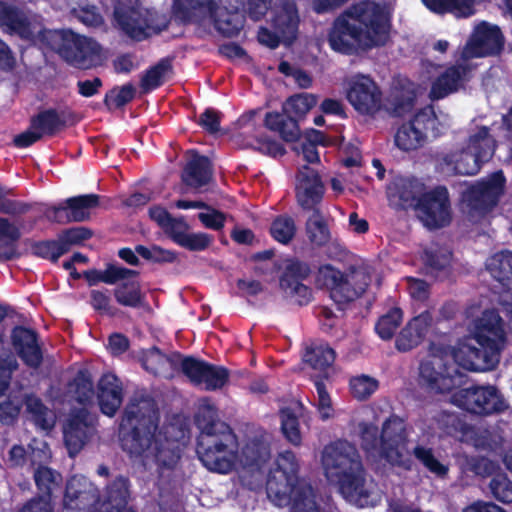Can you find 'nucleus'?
Listing matches in <instances>:
<instances>
[{"label": "nucleus", "mask_w": 512, "mask_h": 512, "mask_svg": "<svg viewBox=\"0 0 512 512\" xmlns=\"http://www.w3.org/2000/svg\"><path fill=\"white\" fill-rule=\"evenodd\" d=\"M174 428V425L160 427L156 401L146 393L135 392L122 411L119 424L121 448L130 457L151 454L157 473L163 477L175 470L182 456L179 440L168 436Z\"/></svg>", "instance_id": "1"}, {"label": "nucleus", "mask_w": 512, "mask_h": 512, "mask_svg": "<svg viewBox=\"0 0 512 512\" xmlns=\"http://www.w3.org/2000/svg\"><path fill=\"white\" fill-rule=\"evenodd\" d=\"M392 28L390 14L375 1L365 0L345 10L333 22L328 35L332 50L353 55L357 47L363 51L385 46Z\"/></svg>", "instance_id": "2"}, {"label": "nucleus", "mask_w": 512, "mask_h": 512, "mask_svg": "<svg viewBox=\"0 0 512 512\" xmlns=\"http://www.w3.org/2000/svg\"><path fill=\"white\" fill-rule=\"evenodd\" d=\"M195 424L200 430L196 453L201 464L210 472H232L238 461L239 443L232 428L219 419L216 407H200Z\"/></svg>", "instance_id": "3"}, {"label": "nucleus", "mask_w": 512, "mask_h": 512, "mask_svg": "<svg viewBox=\"0 0 512 512\" xmlns=\"http://www.w3.org/2000/svg\"><path fill=\"white\" fill-rule=\"evenodd\" d=\"M505 324L496 309H486L476 320L471 340L460 342L452 348L451 357L459 366L469 371L494 369L506 342Z\"/></svg>", "instance_id": "4"}, {"label": "nucleus", "mask_w": 512, "mask_h": 512, "mask_svg": "<svg viewBox=\"0 0 512 512\" xmlns=\"http://www.w3.org/2000/svg\"><path fill=\"white\" fill-rule=\"evenodd\" d=\"M359 444L367 458L384 460L392 467L411 471L413 462L404 455L408 433L403 418L390 415L382 423L381 431L373 422L360 421L357 425Z\"/></svg>", "instance_id": "5"}, {"label": "nucleus", "mask_w": 512, "mask_h": 512, "mask_svg": "<svg viewBox=\"0 0 512 512\" xmlns=\"http://www.w3.org/2000/svg\"><path fill=\"white\" fill-rule=\"evenodd\" d=\"M322 464L326 477L339 486L345 498L363 495L365 471L356 446L345 440H336L324 447Z\"/></svg>", "instance_id": "6"}, {"label": "nucleus", "mask_w": 512, "mask_h": 512, "mask_svg": "<svg viewBox=\"0 0 512 512\" xmlns=\"http://www.w3.org/2000/svg\"><path fill=\"white\" fill-rule=\"evenodd\" d=\"M41 40L67 63L80 69L94 66L101 54V46L97 41L69 29L44 30L41 32Z\"/></svg>", "instance_id": "7"}, {"label": "nucleus", "mask_w": 512, "mask_h": 512, "mask_svg": "<svg viewBox=\"0 0 512 512\" xmlns=\"http://www.w3.org/2000/svg\"><path fill=\"white\" fill-rule=\"evenodd\" d=\"M114 19L118 28L130 39L140 42L168 29L170 20L155 9L141 5L120 3L115 7Z\"/></svg>", "instance_id": "8"}, {"label": "nucleus", "mask_w": 512, "mask_h": 512, "mask_svg": "<svg viewBox=\"0 0 512 512\" xmlns=\"http://www.w3.org/2000/svg\"><path fill=\"white\" fill-rule=\"evenodd\" d=\"M438 125L439 119L433 106L427 105L397 128L395 145L405 152L417 150L426 143L429 133L434 138L439 136Z\"/></svg>", "instance_id": "9"}, {"label": "nucleus", "mask_w": 512, "mask_h": 512, "mask_svg": "<svg viewBox=\"0 0 512 512\" xmlns=\"http://www.w3.org/2000/svg\"><path fill=\"white\" fill-rule=\"evenodd\" d=\"M317 280L329 289L331 299L338 305L358 299L368 287L364 273L352 271L345 274L331 264L319 268Z\"/></svg>", "instance_id": "10"}, {"label": "nucleus", "mask_w": 512, "mask_h": 512, "mask_svg": "<svg viewBox=\"0 0 512 512\" xmlns=\"http://www.w3.org/2000/svg\"><path fill=\"white\" fill-rule=\"evenodd\" d=\"M448 349L431 343L429 355L419 366V382L430 391L450 393L457 386V379L451 374L446 361Z\"/></svg>", "instance_id": "11"}, {"label": "nucleus", "mask_w": 512, "mask_h": 512, "mask_svg": "<svg viewBox=\"0 0 512 512\" xmlns=\"http://www.w3.org/2000/svg\"><path fill=\"white\" fill-rule=\"evenodd\" d=\"M271 456L270 445L263 438L255 437L248 440L238 452V461L243 467L239 475L243 487L256 491L262 485V467Z\"/></svg>", "instance_id": "12"}, {"label": "nucleus", "mask_w": 512, "mask_h": 512, "mask_svg": "<svg viewBox=\"0 0 512 512\" xmlns=\"http://www.w3.org/2000/svg\"><path fill=\"white\" fill-rule=\"evenodd\" d=\"M452 403L469 413L490 415L505 409L498 390L494 386L471 385L452 395Z\"/></svg>", "instance_id": "13"}, {"label": "nucleus", "mask_w": 512, "mask_h": 512, "mask_svg": "<svg viewBox=\"0 0 512 512\" xmlns=\"http://www.w3.org/2000/svg\"><path fill=\"white\" fill-rule=\"evenodd\" d=\"M506 178L501 170L494 172L488 179L471 185L463 194L471 213L485 216L499 203L504 193Z\"/></svg>", "instance_id": "14"}, {"label": "nucleus", "mask_w": 512, "mask_h": 512, "mask_svg": "<svg viewBox=\"0 0 512 512\" xmlns=\"http://www.w3.org/2000/svg\"><path fill=\"white\" fill-rule=\"evenodd\" d=\"M419 219L429 229L445 227L451 222L449 192L445 186H436L425 192L416 209Z\"/></svg>", "instance_id": "15"}, {"label": "nucleus", "mask_w": 512, "mask_h": 512, "mask_svg": "<svg viewBox=\"0 0 512 512\" xmlns=\"http://www.w3.org/2000/svg\"><path fill=\"white\" fill-rule=\"evenodd\" d=\"M181 371L192 384L196 386L204 385L207 391L222 389L230 378L228 368L193 356H185L182 359Z\"/></svg>", "instance_id": "16"}, {"label": "nucleus", "mask_w": 512, "mask_h": 512, "mask_svg": "<svg viewBox=\"0 0 512 512\" xmlns=\"http://www.w3.org/2000/svg\"><path fill=\"white\" fill-rule=\"evenodd\" d=\"M99 204L100 196L97 194L73 196L48 207L45 210V216L50 222L57 224L84 222L90 219V210L98 207Z\"/></svg>", "instance_id": "17"}, {"label": "nucleus", "mask_w": 512, "mask_h": 512, "mask_svg": "<svg viewBox=\"0 0 512 512\" xmlns=\"http://www.w3.org/2000/svg\"><path fill=\"white\" fill-rule=\"evenodd\" d=\"M346 98L363 115H375L382 108V91L367 75L357 74L349 80Z\"/></svg>", "instance_id": "18"}, {"label": "nucleus", "mask_w": 512, "mask_h": 512, "mask_svg": "<svg viewBox=\"0 0 512 512\" xmlns=\"http://www.w3.org/2000/svg\"><path fill=\"white\" fill-rule=\"evenodd\" d=\"M311 274V267L307 262L298 258L285 260L283 272L279 278L281 290L290 297H296L298 305L304 306L312 300V290L302 282Z\"/></svg>", "instance_id": "19"}, {"label": "nucleus", "mask_w": 512, "mask_h": 512, "mask_svg": "<svg viewBox=\"0 0 512 512\" xmlns=\"http://www.w3.org/2000/svg\"><path fill=\"white\" fill-rule=\"evenodd\" d=\"M504 44L501 29L497 25L483 22L477 26L473 38L464 47L461 60L498 55L502 52Z\"/></svg>", "instance_id": "20"}, {"label": "nucleus", "mask_w": 512, "mask_h": 512, "mask_svg": "<svg viewBox=\"0 0 512 512\" xmlns=\"http://www.w3.org/2000/svg\"><path fill=\"white\" fill-rule=\"evenodd\" d=\"M219 0L211 14L206 20H209L215 30L223 37L232 38L239 35L245 25V15L241 8L244 6L243 0Z\"/></svg>", "instance_id": "21"}, {"label": "nucleus", "mask_w": 512, "mask_h": 512, "mask_svg": "<svg viewBox=\"0 0 512 512\" xmlns=\"http://www.w3.org/2000/svg\"><path fill=\"white\" fill-rule=\"evenodd\" d=\"M473 65L467 61L457 62L448 66L432 82L429 97L431 100H440L457 92L470 81Z\"/></svg>", "instance_id": "22"}, {"label": "nucleus", "mask_w": 512, "mask_h": 512, "mask_svg": "<svg viewBox=\"0 0 512 512\" xmlns=\"http://www.w3.org/2000/svg\"><path fill=\"white\" fill-rule=\"evenodd\" d=\"M11 343L25 366L34 370L41 367L43 350L36 330L16 325L11 331Z\"/></svg>", "instance_id": "23"}, {"label": "nucleus", "mask_w": 512, "mask_h": 512, "mask_svg": "<svg viewBox=\"0 0 512 512\" xmlns=\"http://www.w3.org/2000/svg\"><path fill=\"white\" fill-rule=\"evenodd\" d=\"M271 28L278 31L291 45L297 38L300 16L295 0H276L270 9Z\"/></svg>", "instance_id": "24"}, {"label": "nucleus", "mask_w": 512, "mask_h": 512, "mask_svg": "<svg viewBox=\"0 0 512 512\" xmlns=\"http://www.w3.org/2000/svg\"><path fill=\"white\" fill-rule=\"evenodd\" d=\"M296 186V200L305 211L319 209L325 187L318 172L308 165H304L298 173Z\"/></svg>", "instance_id": "25"}, {"label": "nucleus", "mask_w": 512, "mask_h": 512, "mask_svg": "<svg viewBox=\"0 0 512 512\" xmlns=\"http://www.w3.org/2000/svg\"><path fill=\"white\" fill-rule=\"evenodd\" d=\"M89 412L86 408H79L71 412L64 427V442L69 455H77L89 440L93 427L88 423Z\"/></svg>", "instance_id": "26"}, {"label": "nucleus", "mask_w": 512, "mask_h": 512, "mask_svg": "<svg viewBox=\"0 0 512 512\" xmlns=\"http://www.w3.org/2000/svg\"><path fill=\"white\" fill-rule=\"evenodd\" d=\"M95 396L100 411L108 417L115 416L123 402L122 382L115 374H103L98 381Z\"/></svg>", "instance_id": "27"}, {"label": "nucleus", "mask_w": 512, "mask_h": 512, "mask_svg": "<svg viewBox=\"0 0 512 512\" xmlns=\"http://www.w3.org/2000/svg\"><path fill=\"white\" fill-rule=\"evenodd\" d=\"M425 185L416 178H397L388 187L389 199L404 210L417 209Z\"/></svg>", "instance_id": "28"}, {"label": "nucleus", "mask_w": 512, "mask_h": 512, "mask_svg": "<svg viewBox=\"0 0 512 512\" xmlns=\"http://www.w3.org/2000/svg\"><path fill=\"white\" fill-rule=\"evenodd\" d=\"M131 498V481L127 476L116 475L104 487L99 512H118L127 507Z\"/></svg>", "instance_id": "29"}, {"label": "nucleus", "mask_w": 512, "mask_h": 512, "mask_svg": "<svg viewBox=\"0 0 512 512\" xmlns=\"http://www.w3.org/2000/svg\"><path fill=\"white\" fill-rule=\"evenodd\" d=\"M190 153L191 157L183 168L181 180L191 188H201L212 179L213 165L207 156L200 155L197 150H191Z\"/></svg>", "instance_id": "30"}, {"label": "nucleus", "mask_w": 512, "mask_h": 512, "mask_svg": "<svg viewBox=\"0 0 512 512\" xmlns=\"http://www.w3.org/2000/svg\"><path fill=\"white\" fill-rule=\"evenodd\" d=\"M0 27L23 39H30L33 36L31 23L25 12L3 1H0Z\"/></svg>", "instance_id": "31"}, {"label": "nucleus", "mask_w": 512, "mask_h": 512, "mask_svg": "<svg viewBox=\"0 0 512 512\" xmlns=\"http://www.w3.org/2000/svg\"><path fill=\"white\" fill-rule=\"evenodd\" d=\"M264 126L271 132L277 133L285 142H296L301 136L298 120L288 112H267Z\"/></svg>", "instance_id": "32"}, {"label": "nucleus", "mask_w": 512, "mask_h": 512, "mask_svg": "<svg viewBox=\"0 0 512 512\" xmlns=\"http://www.w3.org/2000/svg\"><path fill=\"white\" fill-rule=\"evenodd\" d=\"M421 259L426 274L436 280H443L450 274L452 252L448 249L440 246L426 248Z\"/></svg>", "instance_id": "33"}, {"label": "nucleus", "mask_w": 512, "mask_h": 512, "mask_svg": "<svg viewBox=\"0 0 512 512\" xmlns=\"http://www.w3.org/2000/svg\"><path fill=\"white\" fill-rule=\"evenodd\" d=\"M67 392L73 401L83 406L82 408L92 405L95 389L89 370H78L73 379L68 382Z\"/></svg>", "instance_id": "34"}, {"label": "nucleus", "mask_w": 512, "mask_h": 512, "mask_svg": "<svg viewBox=\"0 0 512 512\" xmlns=\"http://www.w3.org/2000/svg\"><path fill=\"white\" fill-rule=\"evenodd\" d=\"M115 301L123 307L139 309L146 304V295L138 280L127 279L113 289Z\"/></svg>", "instance_id": "35"}, {"label": "nucleus", "mask_w": 512, "mask_h": 512, "mask_svg": "<svg viewBox=\"0 0 512 512\" xmlns=\"http://www.w3.org/2000/svg\"><path fill=\"white\" fill-rule=\"evenodd\" d=\"M34 481L39 494L51 502L53 497L61 493L62 475L50 467L40 465L34 472Z\"/></svg>", "instance_id": "36"}, {"label": "nucleus", "mask_w": 512, "mask_h": 512, "mask_svg": "<svg viewBox=\"0 0 512 512\" xmlns=\"http://www.w3.org/2000/svg\"><path fill=\"white\" fill-rule=\"evenodd\" d=\"M66 126L63 113L55 108L45 109L30 119V128L42 133V137H53Z\"/></svg>", "instance_id": "37"}, {"label": "nucleus", "mask_w": 512, "mask_h": 512, "mask_svg": "<svg viewBox=\"0 0 512 512\" xmlns=\"http://www.w3.org/2000/svg\"><path fill=\"white\" fill-rule=\"evenodd\" d=\"M20 230L6 218L0 217V259L11 261L18 259L21 254L17 249Z\"/></svg>", "instance_id": "38"}, {"label": "nucleus", "mask_w": 512, "mask_h": 512, "mask_svg": "<svg viewBox=\"0 0 512 512\" xmlns=\"http://www.w3.org/2000/svg\"><path fill=\"white\" fill-rule=\"evenodd\" d=\"M465 148L475 154L482 162L489 161L496 148V142L490 134L489 127H479L476 133L469 136Z\"/></svg>", "instance_id": "39"}, {"label": "nucleus", "mask_w": 512, "mask_h": 512, "mask_svg": "<svg viewBox=\"0 0 512 512\" xmlns=\"http://www.w3.org/2000/svg\"><path fill=\"white\" fill-rule=\"evenodd\" d=\"M492 277L503 287L512 288V252L501 251L494 254L486 264Z\"/></svg>", "instance_id": "40"}, {"label": "nucleus", "mask_w": 512, "mask_h": 512, "mask_svg": "<svg viewBox=\"0 0 512 512\" xmlns=\"http://www.w3.org/2000/svg\"><path fill=\"white\" fill-rule=\"evenodd\" d=\"M305 232L309 242L324 247L331 241L329 226L320 209H315L305 223Z\"/></svg>", "instance_id": "41"}, {"label": "nucleus", "mask_w": 512, "mask_h": 512, "mask_svg": "<svg viewBox=\"0 0 512 512\" xmlns=\"http://www.w3.org/2000/svg\"><path fill=\"white\" fill-rule=\"evenodd\" d=\"M336 352L327 343L312 344L306 348L303 361L311 368L325 372L335 361Z\"/></svg>", "instance_id": "42"}, {"label": "nucleus", "mask_w": 512, "mask_h": 512, "mask_svg": "<svg viewBox=\"0 0 512 512\" xmlns=\"http://www.w3.org/2000/svg\"><path fill=\"white\" fill-rule=\"evenodd\" d=\"M172 72V59L169 57L161 58L144 72L140 80L141 89L144 93L156 90L164 84L165 76Z\"/></svg>", "instance_id": "43"}, {"label": "nucleus", "mask_w": 512, "mask_h": 512, "mask_svg": "<svg viewBox=\"0 0 512 512\" xmlns=\"http://www.w3.org/2000/svg\"><path fill=\"white\" fill-rule=\"evenodd\" d=\"M411 453L429 473L440 479L447 477L449 467L435 456L433 448L418 444Z\"/></svg>", "instance_id": "44"}, {"label": "nucleus", "mask_w": 512, "mask_h": 512, "mask_svg": "<svg viewBox=\"0 0 512 512\" xmlns=\"http://www.w3.org/2000/svg\"><path fill=\"white\" fill-rule=\"evenodd\" d=\"M88 483L85 478L72 476L66 483L63 504L65 508L83 509L87 500Z\"/></svg>", "instance_id": "45"}, {"label": "nucleus", "mask_w": 512, "mask_h": 512, "mask_svg": "<svg viewBox=\"0 0 512 512\" xmlns=\"http://www.w3.org/2000/svg\"><path fill=\"white\" fill-rule=\"evenodd\" d=\"M0 393V398L4 395ZM23 407L22 394L20 392H10L6 397L0 399V423L3 425H13Z\"/></svg>", "instance_id": "46"}, {"label": "nucleus", "mask_w": 512, "mask_h": 512, "mask_svg": "<svg viewBox=\"0 0 512 512\" xmlns=\"http://www.w3.org/2000/svg\"><path fill=\"white\" fill-rule=\"evenodd\" d=\"M416 103V93L411 88H396L390 98L391 114L402 117L410 113Z\"/></svg>", "instance_id": "47"}, {"label": "nucleus", "mask_w": 512, "mask_h": 512, "mask_svg": "<svg viewBox=\"0 0 512 512\" xmlns=\"http://www.w3.org/2000/svg\"><path fill=\"white\" fill-rule=\"evenodd\" d=\"M446 161L448 163L454 162V171L458 175H475L484 163L466 148H463L457 154L451 155L449 160L447 157Z\"/></svg>", "instance_id": "48"}, {"label": "nucleus", "mask_w": 512, "mask_h": 512, "mask_svg": "<svg viewBox=\"0 0 512 512\" xmlns=\"http://www.w3.org/2000/svg\"><path fill=\"white\" fill-rule=\"evenodd\" d=\"M32 254L36 257L57 263L59 258L66 254L59 235L57 239L35 241L31 245Z\"/></svg>", "instance_id": "49"}, {"label": "nucleus", "mask_w": 512, "mask_h": 512, "mask_svg": "<svg viewBox=\"0 0 512 512\" xmlns=\"http://www.w3.org/2000/svg\"><path fill=\"white\" fill-rule=\"evenodd\" d=\"M297 228L294 219L287 215H278L272 221L270 226V234L277 242L287 245L295 237Z\"/></svg>", "instance_id": "50"}, {"label": "nucleus", "mask_w": 512, "mask_h": 512, "mask_svg": "<svg viewBox=\"0 0 512 512\" xmlns=\"http://www.w3.org/2000/svg\"><path fill=\"white\" fill-rule=\"evenodd\" d=\"M317 103L313 94L301 93L290 96L283 104L282 109L295 117L298 121L303 118Z\"/></svg>", "instance_id": "51"}, {"label": "nucleus", "mask_w": 512, "mask_h": 512, "mask_svg": "<svg viewBox=\"0 0 512 512\" xmlns=\"http://www.w3.org/2000/svg\"><path fill=\"white\" fill-rule=\"evenodd\" d=\"M403 312L398 307L391 308L375 324V331L383 340H390L402 323Z\"/></svg>", "instance_id": "52"}, {"label": "nucleus", "mask_w": 512, "mask_h": 512, "mask_svg": "<svg viewBox=\"0 0 512 512\" xmlns=\"http://www.w3.org/2000/svg\"><path fill=\"white\" fill-rule=\"evenodd\" d=\"M136 94V88L132 83L124 84L121 87H113L104 97V105L109 111L123 108L130 103Z\"/></svg>", "instance_id": "53"}, {"label": "nucleus", "mask_w": 512, "mask_h": 512, "mask_svg": "<svg viewBox=\"0 0 512 512\" xmlns=\"http://www.w3.org/2000/svg\"><path fill=\"white\" fill-rule=\"evenodd\" d=\"M281 419V431L284 437L293 445H299L302 441L299 428V419L294 409L283 407L279 411Z\"/></svg>", "instance_id": "54"}, {"label": "nucleus", "mask_w": 512, "mask_h": 512, "mask_svg": "<svg viewBox=\"0 0 512 512\" xmlns=\"http://www.w3.org/2000/svg\"><path fill=\"white\" fill-rule=\"evenodd\" d=\"M489 489L499 502L512 503V481L505 473H496L490 480Z\"/></svg>", "instance_id": "55"}, {"label": "nucleus", "mask_w": 512, "mask_h": 512, "mask_svg": "<svg viewBox=\"0 0 512 512\" xmlns=\"http://www.w3.org/2000/svg\"><path fill=\"white\" fill-rule=\"evenodd\" d=\"M58 235L66 248V253H68L71 246L82 245L85 241L91 239L93 232L90 228L77 226L64 229Z\"/></svg>", "instance_id": "56"}, {"label": "nucleus", "mask_w": 512, "mask_h": 512, "mask_svg": "<svg viewBox=\"0 0 512 512\" xmlns=\"http://www.w3.org/2000/svg\"><path fill=\"white\" fill-rule=\"evenodd\" d=\"M379 387V382L370 376L361 375L350 380L351 394L359 399L369 398Z\"/></svg>", "instance_id": "57"}, {"label": "nucleus", "mask_w": 512, "mask_h": 512, "mask_svg": "<svg viewBox=\"0 0 512 512\" xmlns=\"http://www.w3.org/2000/svg\"><path fill=\"white\" fill-rule=\"evenodd\" d=\"M171 363L172 359L157 346L148 349L142 358L144 368L154 375L159 374L162 367Z\"/></svg>", "instance_id": "58"}, {"label": "nucleus", "mask_w": 512, "mask_h": 512, "mask_svg": "<svg viewBox=\"0 0 512 512\" xmlns=\"http://www.w3.org/2000/svg\"><path fill=\"white\" fill-rule=\"evenodd\" d=\"M23 405L26 407V411L32 415L35 422L45 427L47 407L44 405L42 400L35 394L22 395Z\"/></svg>", "instance_id": "59"}, {"label": "nucleus", "mask_w": 512, "mask_h": 512, "mask_svg": "<svg viewBox=\"0 0 512 512\" xmlns=\"http://www.w3.org/2000/svg\"><path fill=\"white\" fill-rule=\"evenodd\" d=\"M213 237L204 232L187 233L183 239L180 240L178 246L185 248L189 251L200 252L206 250L212 243Z\"/></svg>", "instance_id": "60"}, {"label": "nucleus", "mask_w": 512, "mask_h": 512, "mask_svg": "<svg viewBox=\"0 0 512 512\" xmlns=\"http://www.w3.org/2000/svg\"><path fill=\"white\" fill-rule=\"evenodd\" d=\"M104 274V283L109 285L119 284L118 282L125 281L129 278L139 276L140 272L137 270L129 269L123 266H118L112 263L106 265Z\"/></svg>", "instance_id": "61"}, {"label": "nucleus", "mask_w": 512, "mask_h": 512, "mask_svg": "<svg viewBox=\"0 0 512 512\" xmlns=\"http://www.w3.org/2000/svg\"><path fill=\"white\" fill-rule=\"evenodd\" d=\"M89 303L91 307L100 314L113 316L115 313L111 306V297L109 290H96L90 291Z\"/></svg>", "instance_id": "62"}, {"label": "nucleus", "mask_w": 512, "mask_h": 512, "mask_svg": "<svg viewBox=\"0 0 512 512\" xmlns=\"http://www.w3.org/2000/svg\"><path fill=\"white\" fill-rule=\"evenodd\" d=\"M325 379H327V374L317 375L312 379L318 395V409L322 413L324 419L329 417V413L325 411L332 409V402L326 388Z\"/></svg>", "instance_id": "63"}, {"label": "nucleus", "mask_w": 512, "mask_h": 512, "mask_svg": "<svg viewBox=\"0 0 512 512\" xmlns=\"http://www.w3.org/2000/svg\"><path fill=\"white\" fill-rule=\"evenodd\" d=\"M197 124L209 134H216L220 130L221 114L213 108H207L199 116Z\"/></svg>", "instance_id": "64"}]
</instances>
